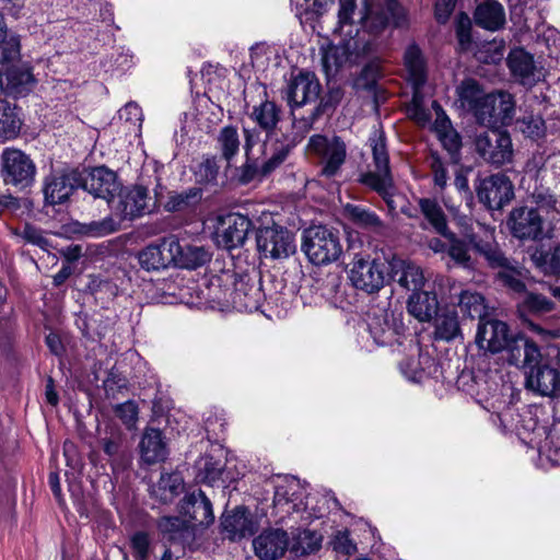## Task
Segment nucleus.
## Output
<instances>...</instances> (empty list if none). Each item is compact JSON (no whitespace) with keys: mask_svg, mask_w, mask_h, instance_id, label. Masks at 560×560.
Segmentation results:
<instances>
[{"mask_svg":"<svg viewBox=\"0 0 560 560\" xmlns=\"http://www.w3.org/2000/svg\"><path fill=\"white\" fill-rule=\"evenodd\" d=\"M316 495L306 493L305 486L293 476H278L275 479L273 510L280 520L299 514L302 521H312L323 515Z\"/></svg>","mask_w":560,"mask_h":560,"instance_id":"obj_1","label":"nucleus"},{"mask_svg":"<svg viewBox=\"0 0 560 560\" xmlns=\"http://www.w3.org/2000/svg\"><path fill=\"white\" fill-rule=\"evenodd\" d=\"M369 145L372 151L374 171H369L360 176V183L376 191L387 203L389 212H395L397 203L395 200L396 188L389 167V156L385 135L382 130L375 129L370 138Z\"/></svg>","mask_w":560,"mask_h":560,"instance_id":"obj_2","label":"nucleus"},{"mask_svg":"<svg viewBox=\"0 0 560 560\" xmlns=\"http://www.w3.org/2000/svg\"><path fill=\"white\" fill-rule=\"evenodd\" d=\"M360 23L363 32L377 36L388 27L407 25L408 18L397 0H364Z\"/></svg>","mask_w":560,"mask_h":560,"instance_id":"obj_3","label":"nucleus"},{"mask_svg":"<svg viewBox=\"0 0 560 560\" xmlns=\"http://www.w3.org/2000/svg\"><path fill=\"white\" fill-rule=\"evenodd\" d=\"M302 250L314 265H328L340 257L342 246L337 232L313 225L303 232Z\"/></svg>","mask_w":560,"mask_h":560,"instance_id":"obj_4","label":"nucleus"},{"mask_svg":"<svg viewBox=\"0 0 560 560\" xmlns=\"http://www.w3.org/2000/svg\"><path fill=\"white\" fill-rule=\"evenodd\" d=\"M375 43L363 37H350L339 44L323 48L322 62L327 75L335 74L346 65L359 62L360 58L374 50Z\"/></svg>","mask_w":560,"mask_h":560,"instance_id":"obj_5","label":"nucleus"},{"mask_svg":"<svg viewBox=\"0 0 560 560\" xmlns=\"http://www.w3.org/2000/svg\"><path fill=\"white\" fill-rule=\"evenodd\" d=\"M307 150L319 160L323 176L331 178L340 174L347 159V145L341 138L314 135L308 140Z\"/></svg>","mask_w":560,"mask_h":560,"instance_id":"obj_6","label":"nucleus"},{"mask_svg":"<svg viewBox=\"0 0 560 560\" xmlns=\"http://www.w3.org/2000/svg\"><path fill=\"white\" fill-rule=\"evenodd\" d=\"M475 149L486 163L497 167L513 161L512 139L508 132L499 129L479 133L475 139Z\"/></svg>","mask_w":560,"mask_h":560,"instance_id":"obj_7","label":"nucleus"},{"mask_svg":"<svg viewBox=\"0 0 560 560\" xmlns=\"http://www.w3.org/2000/svg\"><path fill=\"white\" fill-rule=\"evenodd\" d=\"M515 114V102L508 92L489 93L481 102L476 113L478 124L498 129L500 126H508L512 122Z\"/></svg>","mask_w":560,"mask_h":560,"instance_id":"obj_8","label":"nucleus"},{"mask_svg":"<svg viewBox=\"0 0 560 560\" xmlns=\"http://www.w3.org/2000/svg\"><path fill=\"white\" fill-rule=\"evenodd\" d=\"M262 155L265 160L260 165L252 163V168L243 172V179L249 182L256 176H268L279 168L290 156L294 144L287 139L279 140L275 137H266L262 145Z\"/></svg>","mask_w":560,"mask_h":560,"instance_id":"obj_9","label":"nucleus"},{"mask_svg":"<svg viewBox=\"0 0 560 560\" xmlns=\"http://www.w3.org/2000/svg\"><path fill=\"white\" fill-rule=\"evenodd\" d=\"M257 248L266 258H288L295 252L293 234L278 225L265 226L257 233Z\"/></svg>","mask_w":560,"mask_h":560,"instance_id":"obj_10","label":"nucleus"},{"mask_svg":"<svg viewBox=\"0 0 560 560\" xmlns=\"http://www.w3.org/2000/svg\"><path fill=\"white\" fill-rule=\"evenodd\" d=\"M252 229V221L241 213H228L217 220L214 237L218 246L225 249L242 246Z\"/></svg>","mask_w":560,"mask_h":560,"instance_id":"obj_11","label":"nucleus"},{"mask_svg":"<svg viewBox=\"0 0 560 560\" xmlns=\"http://www.w3.org/2000/svg\"><path fill=\"white\" fill-rule=\"evenodd\" d=\"M148 189L140 185L119 187L109 205L121 219L132 220L149 212Z\"/></svg>","mask_w":560,"mask_h":560,"instance_id":"obj_12","label":"nucleus"},{"mask_svg":"<svg viewBox=\"0 0 560 560\" xmlns=\"http://www.w3.org/2000/svg\"><path fill=\"white\" fill-rule=\"evenodd\" d=\"M349 279L357 289L373 293L383 288L385 275L382 264L376 259L370 260L355 255L350 264Z\"/></svg>","mask_w":560,"mask_h":560,"instance_id":"obj_13","label":"nucleus"},{"mask_svg":"<svg viewBox=\"0 0 560 560\" xmlns=\"http://www.w3.org/2000/svg\"><path fill=\"white\" fill-rule=\"evenodd\" d=\"M523 422V431H520V434L524 435V439L528 438V443L538 448L541 459L546 458L552 465L560 466V436L548 433L547 429L538 425L532 417Z\"/></svg>","mask_w":560,"mask_h":560,"instance_id":"obj_14","label":"nucleus"},{"mask_svg":"<svg viewBox=\"0 0 560 560\" xmlns=\"http://www.w3.org/2000/svg\"><path fill=\"white\" fill-rule=\"evenodd\" d=\"M477 196L487 208L499 210L512 200L513 185L506 175L494 174L480 182Z\"/></svg>","mask_w":560,"mask_h":560,"instance_id":"obj_15","label":"nucleus"},{"mask_svg":"<svg viewBox=\"0 0 560 560\" xmlns=\"http://www.w3.org/2000/svg\"><path fill=\"white\" fill-rule=\"evenodd\" d=\"M35 175V165L22 151L5 149L2 153V176L7 184L27 186Z\"/></svg>","mask_w":560,"mask_h":560,"instance_id":"obj_16","label":"nucleus"},{"mask_svg":"<svg viewBox=\"0 0 560 560\" xmlns=\"http://www.w3.org/2000/svg\"><path fill=\"white\" fill-rule=\"evenodd\" d=\"M178 250V240L175 236L162 238L159 243H153L138 253V261L141 268L151 270H163L174 262V253Z\"/></svg>","mask_w":560,"mask_h":560,"instance_id":"obj_17","label":"nucleus"},{"mask_svg":"<svg viewBox=\"0 0 560 560\" xmlns=\"http://www.w3.org/2000/svg\"><path fill=\"white\" fill-rule=\"evenodd\" d=\"M512 234L521 240H538L544 236L545 219L537 209L520 207L514 209L509 219Z\"/></svg>","mask_w":560,"mask_h":560,"instance_id":"obj_18","label":"nucleus"},{"mask_svg":"<svg viewBox=\"0 0 560 560\" xmlns=\"http://www.w3.org/2000/svg\"><path fill=\"white\" fill-rule=\"evenodd\" d=\"M525 374L526 388L541 396L560 395V372L557 365L539 361L528 366Z\"/></svg>","mask_w":560,"mask_h":560,"instance_id":"obj_19","label":"nucleus"},{"mask_svg":"<svg viewBox=\"0 0 560 560\" xmlns=\"http://www.w3.org/2000/svg\"><path fill=\"white\" fill-rule=\"evenodd\" d=\"M387 275L401 288L408 291H419L425 283V277L420 266L411 260L392 255L386 258Z\"/></svg>","mask_w":560,"mask_h":560,"instance_id":"obj_20","label":"nucleus"},{"mask_svg":"<svg viewBox=\"0 0 560 560\" xmlns=\"http://www.w3.org/2000/svg\"><path fill=\"white\" fill-rule=\"evenodd\" d=\"M512 336L506 323L499 319H481L478 324L476 343L481 350L498 353L506 348Z\"/></svg>","mask_w":560,"mask_h":560,"instance_id":"obj_21","label":"nucleus"},{"mask_svg":"<svg viewBox=\"0 0 560 560\" xmlns=\"http://www.w3.org/2000/svg\"><path fill=\"white\" fill-rule=\"evenodd\" d=\"M120 183L115 172L105 166H98L89 172L82 179V188L96 198L105 199L108 205L115 198Z\"/></svg>","mask_w":560,"mask_h":560,"instance_id":"obj_22","label":"nucleus"},{"mask_svg":"<svg viewBox=\"0 0 560 560\" xmlns=\"http://www.w3.org/2000/svg\"><path fill=\"white\" fill-rule=\"evenodd\" d=\"M35 84L36 79L27 65H15L0 71V89L9 96H25Z\"/></svg>","mask_w":560,"mask_h":560,"instance_id":"obj_23","label":"nucleus"},{"mask_svg":"<svg viewBox=\"0 0 560 560\" xmlns=\"http://www.w3.org/2000/svg\"><path fill=\"white\" fill-rule=\"evenodd\" d=\"M320 85L313 73L300 72L292 78L285 89V98L291 108L301 107L316 101Z\"/></svg>","mask_w":560,"mask_h":560,"instance_id":"obj_24","label":"nucleus"},{"mask_svg":"<svg viewBox=\"0 0 560 560\" xmlns=\"http://www.w3.org/2000/svg\"><path fill=\"white\" fill-rule=\"evenodd\" d=\"M230 298L225 301L240 312L257 310L261 301V291L258 284L247 275L235 278Z\"/></svg>","mask_w":560,"mask_h":560,"instance_id":"obj_25","label":"nucleus"},{"mask_svg":"<svg viewBox=\"0 0 560 560\" xmlns=\"http://www.w3.org/2000/svg\"><path fill=\"white\" fill-rule=\"evenodd\" d=\"M405 324L401 314L385 312L381 319L370 324V332L374 341L380 346H393L400 343V336L405 332Z\"/></svg>","mask_w":560,"mask_h":560,"instance_id":"obj_26","label":"nucleus"},{"mask_svg":"<svg viewBox=\"0 0 560 560\" xmlns=\"http://www.w3.org/2000/svg\"><path fill=\"white\" fill-rule=\"evenodd\" d=\"M79 186L77 173H55L45 179L44 196L45 201L51 206L66 202Z\"/></svg>","mask_w":560,"mask_h":560,"instance_id":"obj_27","label":"nucleus"},{"mask_svg":"<svg viewBox=\"0 0 560 560\" xmlns=\"http://www.w3.org/2000/svg\"><path fill=\"white\" fill-rule=\"evenodd\" d=\"M503 351L506 352V361L511 365L523 368L525 371L541 360L537 345L523 336H512Z\"/></svg>","mask_w":560,"mask_h":560,"instance_id":"obj_28","label":"nucleus"},{"mask_svg":"<svg viewBox=\"0 0 560 560\" xmlns=\"http://www.w3.org/2000/svg\"><path fill=\"white\" fill-rule=\"evenodd\" d=\"M508 66L512 75L523 85H534L540 79L533 55L523 48L512 49L508 56Z\"/></svg>","mask_w":560,"mask_h":560,"instance_id":"obj_29","label":"nucleus"},{"mask_svg":"<svg viewBox=\"0 0 560 560\" xmlns=\"http://www.w3.org/2000/svg\"><path fill=\"white\" fill-rule=\"evenodd\" d=\"M223 534L231 540H240L256 533L257 526L246 508L238 506L221 521Z\"/></svg>","mask_w":560,"mask_h":560,"instance_id":"obj_30","label":"nucleus"},{"mask_svg":"<svg viewBox=\"0 0 560 560\" xmlns=\"http://www.w3.org/2000/svg\"><path fill=\"white\" fill-rule=\"evenodd\" d=\"M180 511L188 517V522L195 521L199 525L207 526L214 520L212 504L201 490L185 495L182 500Z\"/></svg>","mask_w":560,"mask_h":560,"instance_id":"obj_31","label":"nucleus"},{"mask_svg":"<svg viewBox=\"0 0 560 560\" xmlns=\"http://www.w3.org/2000/svg\"><path fill=\"white\" fill-rule=\"evenodd\" d=\"M255 553L262 560H276L282 557L288 548L287 533L275 529L261 533L253 541Z\"/></svg>","mask_w":560,"mask_h":560,"instance_id":"obj_32","label":"nucleus"},{"mask_svg":"<svg viewBox=\"0 0 560 560\" xmlns=\"http://www.w3.org/2000/svg\"><path fill=\"white\" fill-rule=\"evenodd\" d=\"M404 66L407 80L412 85V90L422 89L427 81V62L421 49L416 44H411L406 48Z\"/></svg>","mask_w":560,"mask_h":560,"instance_id":"obj_33","label":"nucleus"},{"mask_svg":"<svg viewBox=\"0 0 560 560\" xmlns=\"http://www.w3.org/2000/svg\"><path fill=\"white\" fill-rule=\"evenodd\" d=\"M474 19L478 26L495 32L505 24V10L499 1L486 0L476 8Z\"/></svg>","mask_w":560,"mask_h":560,"instance_id":"obj_34","label":"nucleus"},{"mask_svg":"<svg viewBox=\"0 0 560 560\" xmlns=\"http://www.w3.org/2000/svg\"><path fill=\"white\" fill-rule=\"evenodd\" d=\"M404 376L411 382H422L425 377L436 373L438 366L434 359L428 353L418 351L417 357H408L399 364Z\"/></svg>","mask_w":560,"mask_h":560,"instance_id":"obj_35","label":"nucleus"},{"mask_svg":"<svg viewBox=\"0 0 560 560\" xmlns=\"http://www.w3.org/2000/svg\"><path fill=\"white\" fill-rule=\"evenodd\" d=\"M281 108L272 101H264L255 105L249 118L266 132V137H273V131L281 120Z\"/></svg>","mask_w":560,"mask_h":560,"instance_id":"obj_36","label":"nucleus"},{"mask_svg":"<svg viewBox=\"0 0 560 560\" xmlns=\"http://www.w3.org/2000/svg\"><path fill=\"white\" fill-rule=\"evenodd\" d=\"M407 308L419 322H429L436 314L439 302L434 293L419 290L409 296Z\"/></svg>","mask_w":560,"mask_h":560,"instance_id":"obj_37","label":"nucleus"},{"mask_svg":"<svg viewBox=\"0 0 560 560\" xmlns=\"http://www.w3.org/2000/svg\"><path fill=\"white\" fill-rule=\"evenodd\" d=\"M141 457L148 464L163 460L166 456V446L162 432L158 429H147L140 442Z\"/></svg>","mask_w":560,"mask_h":560,"instance_id":"obj_38","label":"nucleus"},{"mask_svg":"<svg viewBox=\"0 0 560 560\" xmlns=\"http://www.w3.org/2000/svg\"><path fill=\"white\" fill-rule=\"evenodd\" d=\"M174 262L172 266L184 269H196L205 265L209 259V254L201 246L182 244L178 241V250L173 254Z\"/></svg>","mask_w":560,"mask_h":560,"instance_id":"obj_39","label":"nucleus"},{"mask_svg":"<svg viewBox=\"0 0 560 560\" xmlns=\"http://www.w3.org/2000/svg\"><path fill=\"white\" fill-rule=\"evenodd\" d=\"M456 93L459 106L471 113L474 117L487 95L480 85L471 79L463 81L460 85L457 86Z\"/></svg>","mask_w":560,"mask_h":560,"instance_id":"obj_40","label":"nucleus"},{"mask_svg":"<svg viewBox=\"0 0 560 560\" xmlns=\"http://www.w3.org/2000/svg\"><path fill=\"white\" fill-rule=\"evenodd\" d=\"M19 109L5 100H0V139H14L21 130Z\"/></svg>","mask_w":560,"mask_h":560,"instance_id":"obj_41","label":"nucleus"},{"mask_svg":"<svg viewBox=\"0 0 560 560\" xmlns=\"http://www.w3.org/2000/svg\"><path fill=\"white\" fill-rule=\"evenodd\" d=\"M434 336L451 341L460 335L458 316L455 310H443L434 315Z\"/></svg>","mask_w":560,"mask_h":560,"instance_id":"obj_42","label":"nucleus"},{"mask_svg":"<svg viewBox=\"0 0 560 560\" xmlns=\"http://www.w3.org/2000/svg\"><path fill=\"white\" fill-rule=\"evenodd\" d=\"M432 109L435 112V130L439 133V138L442 141L444 148L448 152H455L460 147V140L458 135L451 129L450 119L445 115L441 105L436 102H432Z\"/></svg>","mask_w":560,"mask_h":560,"instance_id":"obj_43","label":"nucleus"},{"mask_svg":"<svg viewBox=\"0 0 560 560\" xmlns=\"http://www.w3.org/2000/svg\"><path fill=\"white\" fill-rule=\"evenodd\" d=\"M241 145L240 133L235 126L229 125L220 129L217 137V147L229 165L238 154Z\"/></svg>","mask_w":560,"mask_h":560,"instance_id":"obj_44","label":"nucleus"},{"mask_svg":"<svg viewBox=\"0 0 560 560\" xmlns=\"http://www.w3.org/2000/svg\"><path fill=\"white\" fill-rule=\"evenodd\" d=\"M323 536L317 532L301 530L295 534L290 545V551L296 557L315 553L322 547Z\"/></svg>","mask_w":560,"mask_h":560,"instance_id":"obj_45","label":"nucleus"},{"mask_svg":"<svg viewBox=\"0 0 560 560\" xmlns=\"http://www.w3.org/2000/svg\"><path fill=\"white\" fill-rule=\"evenodd\" d=\"M202 198V190L197 187L188 188L184 191H172L164 205L166 211L178 212L195 207Z\"/></svg>","mask_w":560,"mask_h":560,"instance_id":"obj_46","label":"nucleus"},{"mask_svg":"<svg viewBox=\"0 0 560 560\" xmlns=\"http://www.w3.org/2000/svg\"><path fill=\"white\" fill-rule=\"evenodd\" d=\"M345 215L360 228L378 231L383 228L380 217L363 207L347 203L343 206Z\"/></svg>","mask_w":560,"mask_h":560,"instance_id":"obj_47","label":"nucleus"},{"mask_svg":"<svg viewBox=\"0 0 560 560\" xmlns=\"http://www.w3.org/2000/svg\"><path fill=\"white\" fill-rule=\"evenodd\" d=\"M196 478L203 483L214 485L222 476L224 463L212 455H205L196 462Z\"/></svg>","mask_w":560,"mask_h":560,"instance_id":"obj_48","label":"nucleus"},{"mask_svg":"<svg viewBox=\"0 0 560 560\" xmlns=\"http://www.w3.org/2000/svg\"><path fill=\"white\" fill-rule=\"evenodd\" d=\"M419 207L422 214L435 232L443 236H447L448 231L445 214L438 201L429 198H422L419 200Z\"/></svg>","mask_w":560,"mask_h":560,"instance_id":"obj_49","label":"nucleus"},{"mask_svg":"<svg viewBox=\"0 0 560 560\" xmlns=\"http://www.w3.org/2000/svg\"><path fill=\"white\" fill-rule=\"evenodd\" d=\"M184 488L183 478L179 474H162L154 493L163 502L172 501Z\"/></svg>","mask_w":560,"mask_h":560,"instance_id":"obj_50","label":"nucleus"},{"mask_svg":"<svg viewBox=\"0 0 560 560\" xmlns=\"http://www.w3.org/2000/svg\"><path fill=\"white\" fill-rule=\"evenodd\" d=\"M458 305L462 312L467 314L469 317H478L480 320L483 319L486 314V304L481 294L471 291H463L459 296Z\"/></svg>","mask_w":560,"mask_h":560,"instance_id":"obj_51","label":"nucleus"},{"mask_svg":"<svg viewBox=\"0 0 560 560\" xmlns=\"http://www.w3.org/2000/svg\"><path fill=\"white\" fill-rule=\"evenodd\" d=\"M407 115L410 119L415 120L422 127L428 126L431 122V110L424 105V96L421 89L413 90L412 98L407 106Z\"/></svg>","mask_w":560,"mask_h":560,"instance_id":"obj_52","label":"nucleus"},{"mask_svg":"<svg viewBox=\"0 0 560 560\" xmlns=\"http://www.w3.org/2000/svg\"><path fill=\"white\" fill-rule=\"evenodd\" d=\"M450 245L447 248L448 256L459 266L471 268V258L468 254V246L464 241L457 240L452 233L447 232Z\"/></svg>","mask_w":560,"mask_h":560,"instance_id":"obj_53","label":"nucleus"},{"mask_svg":"<svg viewBox=\"0 0 560 560\" xmlns=\"http://www.w3.org/2000/svg\"><path fill=\"white\" fill-rule=\"evenodd\" d=\"M517 128L528 138L538 139L545 135L546 126L540 116L526 115L517 121Z\"/></svg>","mask_w":560,"mask_h":560,"instance_id":"obj_54","label":"nucleus"},{"mask_svg":"<svg viewBox=\"0 0 560 560\" xmlns=\"http://www.w3.org/2000/svg\"><path fill=\"white\" fill-rule=\"evenodd\" d=\"M21 43L16 35L8 33L0 39V65L14 61L20 57Z\"/></svg>","mask_w":560,"mask_h":560,"instance_id":"obj_55","label":"nucleus"},{"mask_svg":"<svg viewBox=\"0 0 560 560\" xmlns=\"http://www.w3.org/2000/svg\"><path fill=\"white\" fill-rule=\"evenodd\" d=\"M244 153L246 156V164L244 171L248 172L252 168V163L256 162L257 156L254 153V145L260 141V131L256 128H244Z\"/></svg>","mask_w":560,"mask_h":560,"instance_id":"obj_56","label":"nucleus"},{"mask_svg":"<svg viewBox=\"0 0 560 560\" xmlns=\"http://www.w3.org/2000/svg\"><path fill=\"white\" fill-rule=\"evenodd\" d=\"M219 173V165L214 156L205 159L195 171L196 180L201 184L213 183Z\"/></svg>","mask_w":560,"mask_h":560,"instance_id":"obj_57","label":"nucleus"},{"mask_svg":"<svg viewBox=\"0 0 560 560\" xmlns=\"http://www.w3.org/2000/svg\"><path fill=\"white\" fill-rule=\"evenodd\" d=\"M158 527L163 534H168L172 538H175L182 532L186 530L189 525L187 518H182L179 516H163L160 518Z\"/></svg>","mask_w":560,"mask_h":560,"instance_id":"obj_58","label":"nucleus"},{"mask_svg":"<svg viewBox=\"0 0 560 560\" xmlns=\"http://www.w3.org/2000/svg\"><path fill=\"white\" fill-rule=\"evenodd\" d=\"M119 119L124 120L135 130H139L141 128L143 121V113L141 107L135 103H127L118 113Z\"/></svg>","mask_w":560,"mask_h":560,"instance_id":"obj_59","label":"nucleus"},{"mask_svg":"<svg viewBox=\"0 0 560 560\" xmlns=\"http://www.w3.org/2000/svg\"><path fill=\"white\" fill-rule=\"evenodd\" d=\"M118 230V223L110 217H106L101 221L92 222L88 225H83L82 232L86 235V232L94 237H101L108 235Z\"/></svg>","mask_w":560,"mask_h":560,"instance_id":"obj_60","label":"nucleus"},{"mask_svg":"<svg viewBox=\"0 0 560 560\" xmlns=\"http://www.w3.org/2000/svg\"><path fill=\"white\" fill-rule=\"evenodd\" d=\"M498 279L515 292H523L525 289L520 271L510 267L509 264L498 272Z\"/></svg>","mask_w":560,"mask_h":560,"instance_id":"obj_61","label":"nucleus"},{"mask_svg":"<svg viewBox=\"0 0 560 560\" xmlns=\"http://www.w3.org/2000/svg\"><path fill=\"white\" fill-rule=\"evenodd\" d=\"M131 548L136 560H148L150 555V538L144 532H137L132 535Z\"/></svg>","mask_w":560,"mask_h":560,"instance_id":"obj_62","label":"nucleus"},{"mask_svg":"<svg viewBox=\"0 0 560 560\" xmlns=\"http://www.w3.org/2000/svg\"><path fill=\"white\" fill-rule=\"evenodd\" d=\"M523 306L533 313H546L552 310V302L541 294L529 293L523 301Z\"/></svg>","mask_w":560,"mask_h":560,"instance_id":"obj_63","label":"nucleus"},{"mask_svg":"<svg viewBox=\"0 0 560 560\" xmlns=\"http://www.w3.org/2000/svg\"><path fill=\"white\" fill-rule=\"evenodd\" d=\"M477 250L485 256V258L488 260V262L492 267H505L509 261L508 259L502 255L500 249L495 245L491 244H476Z\"/></svg>","mask_w":560,"mask_h":560,"instance_id":"obj_64","label":"nucleus"}]
</instances>
